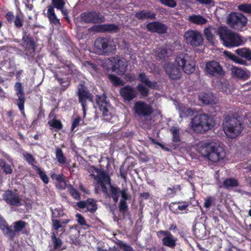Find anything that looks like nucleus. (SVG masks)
<instances>
[{"mask_svg":"<svg viewBox=\"0 0 251 251\" xmlns=\"http://www.w3.org/2000/svg\"><path fill=\"white\" fill-rule=\"evenodd\" d=\"M199 152L202 156L212 163H217L226 157L224 148L216 143H204L200 147Z\"/></svg>","mask_w":251,"mask_h":251,"instance_id":"f257e3e1","label":"nucleus"},{"mask_svg":"<svg viewBox=\"0 0 251 251\" xmlns=\"http://www.w3.org/2000/svg\"><path fill=\"white\" fill-rule=\"evenodd\" d=\"M217 34L223 45L226 47L231 48L240 46L242 39L238 33L228 29L226 26H220L217 30Z\"/></svg>","mask_w":251,"mask_h":251,"instance_id":"f03ea898","label":"nucleus"},{"mask_svg":"<svg viewBox=\"0 0 251 251\" xmlns=\"http://www.w3.org/2000/svg\"><path fill=\"white\" fill-rule=\"evenodd\" d=\"M192 128L196 133H204L214 127L212 118L207 114L195 116L191 121Z\"/></svg>","mask_w":251,"mask_h":251,"instance_id":"7ed1b4c3","label":"nucleus"},{"mask_svg":"<svg viewBox=\"0 0 251 251\" xmlns=\"http://www.w3.org/2000/svg\"><path fill=\"white\" fill-rule=\"evenodd\" d=\"M243 128L239 117H235L234 115L226 116L223 124V128L227 137L230 138H236L241 132Z\"/></svg>","mask_w":251,"mask_h":251,"instance_id":"20e7f679","label":"nucleus"},{"mask_svg":"<svg viewBox=\"0 0 251 251\" xmlns=\"http://www.w3.org/2000/svg\"><path fill=\"white\" fill-rule=\"evenodd\" d=\"M94 47L100 55L109 56L116 52V46L113 40L108 36L99 37L94 42Z\"/></svg>","mask_w":251,"mask_h":251,"instance_id":"39448f33","label":"nucleus"},{"mask_svg":"<svg viewBox=\"0 0 251 251\" xmlns=\"http://www.w3.org/2000/svg\"><path fill=\"white\" fill-rule=\"evenodd\" d=\"M176 64L187 74H192L195 69L194 58L187 53H180L176 57Z\"/></svg>","mask_w":251,"mask_h":251,"instance_id":"423d86ee","label":"nucleus"},{"mask_svg":"<svg viewBox=\"0 0 251 251\" xmlns=\"http://www.w3.org/2000/svg\"><path fill=\"white\" fill-rule=\"evenodd\" d=\"M22 44L25 55L29 60L34 58L35 54V42L33 36L26 30L23 31Z\"/></svg>","mask_w":251,"mask_h":251,"instance_id":"0eeeda50","label":"nucleus"},{"mask_svg":"<svg viewBox=\"0 0 251 251\" xmlns=\"http://www.w3.org/2000/svg\"><path fill=\"white\" fill-rule=\"evenodd\" d=\"M14 229H12L11 226H8L5 221L0 224V228L2 230L4 235L6 236L9 240H14L17 232L21 231L26 226L25 222L20 220L13 223Z\"/></svg>","mask_w":251,"mask_h":251,"instance_id":"6e6552de","label":"nucleus"},{"mask_svg":"<svg viewBox=\"0 0 251 251\" xmlns=\"http://www.w3.org/2000/svg\"><path fill=\"white\" fill-rule=\"evenodd\" d=\"M77 96L78 102L81 104L83 111V117L86 114L87 101L93 100V95L84 83H79L77 86Z\"/></svg>","mask_w":251,"mask_h":251,"instance_id":"1a4fd4ad","label":"nucleus"},{"mask_svg":"<svg viewBox=\"0 0 251 251\" xmlns=\"http://www.w3.org/2000/svg\"><path fill=\"white\" fill-rule=\"evenodd\" d=\"M65 1L66 0H51L52 5H49L47 7V17L50 24L55 25H61L59 19L57 18L55 13L54 8H55L57 9L64 8L66 3Z\"/></svg>","mask_w":251,"mask_h":251,"instance_id":"9d476101","label":"nucleus"},{"mask_svg":"<svg viewBox=\"0 0 251 251\" xmlns=\"http://www.w3.org/2000/svg\"><path fill=\"white\" fill-rule=\"evenodd\" d=\"M229 26L235 30H242L246 26L248 19L243 14L238 12H232L227 19Z\"/></svg>","mask_w":251,"mask_h":251,"instance_id":"9b49d317","label":"nucleus"},{"mask_svg":"<svg viewBox=\"0 0 251 251\" xmlns=\"http://www.w3.org/2000/svg\"><path fill=\"white\" fill-rule=\"evenodd\" d=\"M184 38L186 43L193 47H197L203 44L202 35L198 30L190 29L186 31Z\"/></svg>","mask_w":251,"mask_h":251,"instance_id":"f8f14e48","label":"nucleus"},{"mask_svg":"<svg viewBox=\"0 0 251 251\" xmlns=\"http://www.w3.org/2000/svg\"><path fill=\"white\" fill-rule=\"evenodd\" d=\"M81 21L85 24H99L105 21L104 16L95 10L85 12L80 15Z\"/></svg>","mask_w":251,"mask_h":251,"instance_id":"ddd939ff","label":"nucleus"},{"mask_svg":"<svg viewBox=\"0 0 251 251\" xmlns=\"http://www.w3.org/2000/svg\"><path fill=\"white\" fill-rule=\"evenodd\" d=\"M205 72L211 76L217 77H223L225 75V72L220 63L215 60L206 63Z\"/></svg>","mask_w":251,"mask_h":251,"instance_id":"4468645a","label":"nucleus"},{"mask_svg":"<svg viewBox=\"0 0 251 251\" xmlns=\"http://www.w3.org/2000/svg\"><path fill=\"white\" fill-rule=\"evenodd\" d=\"M14 89L16 91V96L18 97V99L15 100V103L18 106L24 118H25L26 115L25 112V97L24 87L21 82H17L15 84Z\"/></svg>","mask_w":251,"mask_h":251,"instance_id":"2eb2a0df","label":"nucleus"},{"mask_svg":"<svg viewBox=\"0 0 251 251\" xmlns=\"http://www.w3.org/2000/svg\"><path fill=\"white\" fill-rule=\"evenodd\" d=\"M108 64L113 72H115L119 75H123L126 71V63L119 56L111 57L108 59Z\"/></svg>","mask_w":251,"mask_h":251,"instance_id":"dca6fc26","label":"nucleus"},{"mask_svg":"<svg viewBox=\"0 0 251 251\" xmlns=\"http://www.w3.org/2000/svg\"><path fill=\"white\" fill-rule=\"evenodd\" d=\"M133 110L134 113L140 117H149L153 113V108L151 105L141 100L135 102Z\"/></svg>","mask_w":251,"mask_h":251,"instance_id":"f3484780","label":"nucleus"},{"mask_svg":"<svg viewBox=\"0 0 251 251\" xmlns=\"http://www.w3.org/2000/svg\"><path fill=\"white\" fill-rule=\"evenodd\" d=\"M53 54L56 56L58 59L61 62L63 66L59 68L60 70L56 73H59L60 76L61 75H76L77 70L75 69V65L71 62L64 60L61 56H58L56 53Z\"/></svg>","mask_w":251,"mask_h":251,"instance_id":"a211bd4d","label":"nucleus"},{"mask_svg":"<svg viewBox=\"0 0 251 251\" xmlns=\"http://www.w3.org/2000/svg\"><path fill=\"white\" fill-rule=\"evenodd\" d=\"M158 238H162V244L171 249H174L176 245L177 238L174 236L168 230H160L156 232Z\"/></svg>","mask_w":251,"mask_h":251,"instance_id":"6ab92c4d","label":"nucleus"},{"mask_svg":"<svg viewBox=\"0 0 251 251\" xmlns=\"http://www.w3.org/2000/svg\"><path fill=\"white\" fill-rule=\"evenodd\" d=\"M96 103L100 110L102 112L103 117H108L111 115L110 112L111 104L105 94L97 96Z\"/></svg>","mask_w":251,"mask_h":251,"instance_id":"aec40b11","label":"nucleus"},{"mask_svg":"<svg viewBox=\"0 0 251 251\" xmlns=\"http://www.w3.org/2000/svg\"><path fill=\"white\" fill-rule=\"evenodd\" d=\"M119 93L120 96L125 102H129L137 97L136 90L129 85L121 88Z\"/></svg>","mask_w":251,"mask_h":251,"instance_id":"412c9836","label":"nucleus"},{"mask_svg":"<svg viewBox=\"0 0 251 251\" xmlns=\"http://www.w3.org/2000/svg\"><path fill=\"white\" fill-rule=\"evenodd\" d=\"M93 31L100 33H117L119 30V25L114 24L98 25L91 27Z\"/></svg>","mask_w":251,"mask_h":251,"instance_id":"4be33fe9","label":"nucleus"},{"mask_svg":"<svg viewBox=\"0 0 251 251\" xmlns=\"http://www.w3.org/2000/svg\"><path fill=\"white\" fill-rule=\"evenodd\" d=\"M2 196L3 200L11 205L19 206L22 205L21 199L19 195L14 193L11 190L5 191Z\"/></svg>","mask_w":251,"mask_h":251,"instance_id":"5701e85b","label":"nucleus"},{"mask_svg":"<svg viewBox=\"0 0 251 251\" xmlns=\"http://www.w3.org/2000/svg\"><path fill=\"white\" fill-rule=\"evenodd\" d=\"M189 203L185 201H179L177 202H172L169 205L170 210L174 214H178L179 213H188V207Z\"/></svg>","mask_w":251,"mask_h":251,"instance_id":"b1692460","label":"nucleus"},{"mask_svg":"<svg viewBox=\"0 0 251 251\" xmlns=\"http://www.w3.org/2000/svg\"><path fill=\"white\" fill-rule=\"evenodd\" d=\"M146 28L150 32L159 34H165L168 30V27L165 24L156 21L148 23Z\"/></svg>","mask_w":251,"mask_h":251,"instance_id":"393cba45","label":"nucleus"},{"mask_svg":"<svg viewBox=\"0 0 251 251\" xmlns=\"http://www.w3.org/2000/svg\"><path fill=\"white\" fill-rule=\"evenodd\" d=\"M166 73L173 80H177L181 77L180 69L173 64H168L165 67Z\"/></svg>","mask_w":251,"mask_h":251,"instance_id":"a878e982","label":"nucleus"},{"mask_svg":"<svg viewBox=\"0 0 251 251\" xmlns=\"http://www.w3.org/2000/svg\"><path fill=\"white\" fill-rule=\"evenodd\" d=\"M77 206L80 209L86 208L87 211L91 213H95L97 209V205L93 199L89 198L86 201H81L77 202Z\"/></svg>","mask_w":251,"mask_h":251,"instance_id":"bb28decb","label":"nucleus"},{"mask_svg":"<svg viewBox=\"0 0 251 251\" xmlns=\"http://www.w3.org/2000/svg\"><path fill=\"white\" fill-rule=\"evenodd\" d=\"M57 232H52L50 235V246L51 250L53 251H62L65 249V248H61L63 242L61 239L57 237Z\"/></svg>","mask_w":251,"mask_h":251,"instance_id":"cd10ccee","label":"nucleus"},{"mask_svg":"<svg viewBox=\"0 0 251 251\" xmlns=\"http://www.w3.org/2000/svg\"><path fill=\"white\" fill-rule=\"evenodd\" d=\"M6 19L9 24L14 23L15 26L17 28H21L23 25V20L20 15L14 16V13L12 11H8L5 15Z\"/></svg>","mask_w":251,"mask_h":251,"instance_id":"c85d7f7f","label":"nucleus"},{"mask_svg":"<svg viewBox=\"0 0 251 251\" xmlns=\"http://www.w3.org/2000/svg\"><path fill=\"white\" fill-rule=\"evenodd\" d=\"M96 180L100 185L103 192H106V184H111L110 177L104 171H102L101 174L96 176Z\"/></svg>","mask_w":251,"mask_h":251,"instance_id":"c756f323","label":"nucleus"},{"mask_svg":"<svg viewBox=\"0 0 251 251\" xmlns=\"http://www.w3.org/2000/svg\"><path fill=\"white\" fill-rule=\"evenodd\" d=\"M138 80L148 88L156 89L158 87L157 82L150 81L145 73H141L139 74Z\"/></svg>","mask_w":251,"mask_h":251,"instance_id":"7c9ffc66","label":"nucleus"},{"mask_svg":"<svg viewBox=\"0 0 251 251\" xmlns=\"http://www.w3.org/2000/svg\"><path fill=\"white\" fill-rule=\"evenodd\" d=\"M155 13L147 10L137 12L135 14V17L139 20L155 19Z\"/></svg>","mask_w":251,"mask_h":251,"instance_id":"2f4dec72","label":"nucleus"},{"mask_svg":"<svg viewBox=\"0 0 251 251\" xmlns=\"http://www.w3.org/2000/svg\"><path fill=\"white\" fill-rule=\"evenodd\" d=\"M156 59L157 60L164 59L166 57H169L171 54V50L166 48H158L154 50Z\"/></svg>","mask_w":251,"mask_h":251,"instance_id":"473e14b6","label":"nucleus"},{"mask_svg":"<svg viewBox=\"0 0 251 251\" xmlns=\"http://www.w3.org/2000/svg\"><path fill=\"white\" fill-rule=\"evenodd\" d=\"M54 77L60 85L61 91H65L70 86L71 83V78L70 77L63 78L59 75V73H54Z\"/></svg>","mask_w":251,"mask_h":251,"instance_id":"72a5a7b5","label":"nucleus"},{"mask_svg":"<svg viewBox=\"0 0 251 251\" xmlns=\"http://www.w3.org/2000/svg\"><path fill=\"white\" fill-rule=\"evenodd\" d=\"M48 125L50 126L51 130H54L58 132L63 128V124L60 120L57 119L56 117L54 116L51 120L48 122Z\"/></svg>","mask_w":251,"mask_h":251,"instance_id":"f704fd0d","label":"nucleus"},{"mask_svg":"<svg viewBox=\"0 0 251 251\" xmlns=\"http://www.w3.org/2000/svg\"><path fill=\"white\" fill-rule=\"evenodd\" d=\"M199 99L203 104H212L215 103L214 96L211 94L201 92L199 95Z\"/></svg>","mask_w":251,"mask_h":251,"instance_id":"c9c22d12","label":"nucleus"},{"mask_svg":"<svg viewBox=\"0 0 251 251\" xmlns=\"http://www.w3.org/2000/svg\"><path fill=\"white\" fill-rule=\"evenodd\" d=\"M70 221L69 219H65L61 222L58 219H51V225L52 229L51 230H57L60 228L65 227L66 225H67Z\"/></svg>","mask_w":251,"mask_h":251,"instance_id":"e433bc0d","label":"nucleus"},{"mask_svg":"<svg viewBox=\"0 0 251 251\" xmlns=\"http://www.w3.org/2000/svg\"><path fill=\"white\" fill-rule=\"evenodd\" d=\"M239 185L238 181L234 178H227L225 179L222 185L220 187H223L225 189H229L231 187H237Z\"/></svg>","mask_w":251,"mask_h":251,"instance_id":"4c0bfd02","label":"nucleus"},{"mask_svg":"<svg viewBox=\"0 0 251 251\" xmlns=\"http://www.w3.org/2000/svg\"><path fill=\"white\" fill-rule=\"evenodd\" d=\"M189 21L193 24L198 25H204L207 23V20L203 17L199 15H192L189 17Z\"/></svg>","mask_w":251,"mask_h":251,"instance_id":"58836bf2","label":"nucleus"},{"mask_svg":"<svg viewBox=\"0 0 251 251\" xmlns=\"http://www.w3.org/2000/svg\"><path fill=\"white\" fill-rule=\"evenodd\" d=\"M179 116L181 118H186L193 115V111L191 108L182 104L179 106Z\"/></svg>","mask_w":251,"mask_h":251,"instance_id":"ea45409f","label":"nucleus"},{"mask_svg":"<svg viewBox=\"0 0 251 251\" xmlns=\"http://www.w3.org/2000/svg\"><path fill=\"white\" fill-rule=\"evenodd\" d=\"M232 73L233 74L234 76L241 78L243 80H246L249 77V75L246 72L240 68H233L232 70Z\"/></svg>","mask_w":251,"mask_h":251,"instance_id":"a19ab883","label":"nucleus"},{"mask_svg":"<svg viewBox=\"0 0 251 251\" xmlns=\"http://www.w3.org/2000/svg\"><path fill=\"white\" fill-rule=\"evenodd\" d=\"M108 78L110 81L112 85L115 87L120 86H124L125 84V82L121 79L120 78L117 76L115 75L110 74L108 75Z\"/></svg>","mask_w":251,"mask_h":251,"instance_id":"79ce46f5","label":"nucleus"},{"mask_svg":"<svg viewBox=\"0 0 251 251\" xmlns=\"http://www.w3.org/2000/svg\"><path fill=\"white\" fill-rule=\"evenodd\" d=\"M34 170L36 171L40 178L45 184L49 183V178L44 170L38 166H34Z\"/></svg>","mask_w":251,"mask_h":251,"instance_id":"37998d69","label":"nucleus"},{"mask_svg":"<svg viewBox=\"0 0 251 251\" xmlns=\"http://www.w3.org/2000/svg\"><path fill=\"white\" fill-rule=\"evenodd\" d=\"M236 53L239 56L248 60H251V50L246 48L238 49Z\"/></svg>","mask_w":251,"mask_h":251,"instance_id":"c03bdc74","label":"nucleus"},{"mask_svg":"<svg viewBox=\"0 0 251 251\" xmlns=\"http://www.w3.org/2000/svg\"><path fill=\"white\" fill-rule=\"evenodd\" d=\"M121 190L119 187H115L112 185H110V192L112 198L115 202H117L118 201L119 195L120 194Z\"/></svg>","mask_w":251,"mask_h":251,"instance_id":"a18cd8bd","label":"nucleus"},{"mask_svg":"<svg viewBox=\"0 0 251 251\" xmlns=\"http://www.w3.org/2000/svg\"><path fill=\"white\" fill-rule=\"evenodd\" d=\"M23 156L25 160L29 165H31L33 169L34 166H37L35 165L37 163V161L31 153L25 151L23 153Z\"/></svg>","mask_w":251,"mask_h":251,"instance_id":"49530a36","label":"nucleus"},{"mask_svg":"<svg viewBox=\"0 0 251 251\" xmlns=\"http://www.w3.org/2000/svg\"><path fill=\"white\" fill-rule=\"evenodd\" d=\"M0 167L3 170V172L6 175H10L12 173V169L11 166L7 164L6 161L3 159H0Z\"/></svg>","mask_w":251,"mask_h":251,"instance_id":"de8ad7c7","label":"nucleus"},{"mask_svg":"<svg viewBox=\"0 0 251 251\" xmlns=\"http://www.w3.org/2000/svg\"><path fill=\"white\" fill-rule=\"evenodd\" d=\"M55 155L57 161L59 164H64L66 163V158L64 156L62 149L57 148L55 150Z\"/></svg>","mask_w":251,"mask_h":251,"instance_id":"09e8293b","label":"nucleus"},{"mask_svg":"<svg viewBox=\"0 0 251 251\" xmlns=\"http://www.w3.org/2000/svg\"><path fill=\"white\" fill-rule=\"evenodd\" d=\"M179 128L177 127L173 126L171 128L172 134V141L177 143L180 141V137L179 135Z\"/></svg>","mask_w":251,"mask_h":251,"instance_id":"8fccbe9b","label":"nucleus"},{"mask_svg":"<svg viewBox=\"0 0 251 251\" xmlns=\"http://www.w3.org/2000/svg\"><path fill=\"white\" fill-rule=\"evenodd\" d=\"M88 171L90 174V176L94 178L96 180H97V176H99L102 171L94 166H91L88 169Z\"/></svg>","mask_w":251,"mask_h":251,"instance_id":"3c124183","label":"nucleus"},{"mask_svg":"<svg viewBox=\"0 0 251 251\" xmlns=\"http://www.w3.org/2000/svg\"><path fill=\"white\" fill-rule=\"evenodd\" d=\"M137 89L142 97H147L149 94L150 91L149 89L142 84L137 85Z\"/></svg>","mask_w":251,"mask_h":251,"instance_id":"603ef678","label":"nucleus"},{"mask_svg":"<svg viewBox=\"0 0 251 251\" xmlns=\"http://www.w3.org/2000/svg\"><path fill=\"white\" fill-rule=\"evenodd\" d=\"M215 197L209 196L206 197L204 200L203 206L206 208L209 209L210 206L215 204Z\"/></svg>","mask_w":251,"mask_h":251,"instance_id":"864d4df0","label":"nucleus"},{"mask_svg":"<svg viewBox=\"0 0 251 251\" xmlns=\"http://www.w3.org/2000/svg\"><path fill=\"white\" fill-rule=\"evenodd\" d=\"M68 191L70 195L75 200H79L80 199V195L78 191L73 186L70 185L68 187Z\"/></svg>","mask_w":251,"mask_h":251,"instance_id":"5fc2aeb1","label":"nucleus"},{"mask_svg":"<svg viewBox=\"0 0 251 251\" xmlns=\"http://www.w3.org/2000/svg\"><path fill=\"white\" fill-rule=\"evenodd\" d=\"M238 9L244 13L251 14V3H243L239 5Z\"/></svg>","mask_w":251,"mask_h":251,"instance_id":"6e6d98bb","label":"nucleus"},{"mask_svg":"<svg viewBox=\"0 0 251 251\" xmlns=\"http://www.w3.org/2000/svg\"><path fill=\"white\" fill-rule=\"evenodd\" d=\"M54 212L52 210L51 215V219H57V218H60L63 216L64 213L63 211L61 208H55L54 210Z\"/></svg>","mask_w":251,"mask_h":251,"instance_id":"4d7b16f0","label":"nucleus"},{"mask_svg":"<svg viewBox=\"0 0 251 251\" xmlns=\"http://www.w3.org/2000/svg\"><path fill=\"white\" fill-rule=\"evenodd\" d=\"M203 32L207 41L209 42H212L213 41L214 35L211 32V28L210 27L205 28Z\"/></svg>","mask_w":251,"mask_h":251,"instance_id":"13d9d810","label":"nucleus"},{"mask_svg":"<svg viewBox=\"0 0 251 251\" xmlns=\"http://www.w3.org/2000/svg\"><path fill=\"white\" fill-rule=\"evenodd\" d=\"M226 52L227 56L234 62L238 63L240 64H244L245 63V61L243 60L236 55L228 51H226Z\"/></svg>","mask_w":251,"mask_h":251,"instance_id":"bf43d9fd","label":"nucleus"},{"mask_svg":"<svg viewBox=\"0 0 251 251\" xmlns=\"http://www.w3.org/2000/svg\"><path fill=\"white\" fill-rule=\"evenodd\" d=\"M117 245L119 248L123 250L124 251H134V249L131 246L126 244L123 241H119L117 243Z\"/></svg>","mask_w":251,"mask_h":251,"instance_id":"052dcab7","label":"nucleus"},{"mask_svg":"<svg viewBox=\"0 0 251 251\" xmlns=\"http://www.w3.org/2000/svg\"><path fill=\"white\" fill-rule=\"evenodd\" d=\"M160 2L168 7L175 8L176 5V2L175 0H159Z\"/></svg>","mask_w":251,"mask_h":251,"instance_id":"680f3d73","label":"nucleus"},{"mask_svg":"<svg viewBox=\"0 0 251 251\" xmlns=\"http://www.w3.org/2000/svg\"><path fill=\"white\" fill-rule=\"evenodd\" d=\"M75 216L76 218H77V221L79 225L80 226H85L87 228L90 227V226L87 224L84 217L82 215L80 214L77 213L76 214Z\"/></svg>","mask_w":251,"mask_h":251,"instance_id":"e2e57ef3","label":"nucleus"},{"mask_svg":"<svg viewBox=\"0 0 251 251\" xmlns=\"http://www.w3.org/2000/svg\"><path fill=\"white\" fill-rule=\"evenodd\" d=\"M119 211L123 214L128 209V205L126 201H120L119 205Z\"/></svg>","mask_w":251,"mask_h":251,"instance_id":"0e129e2a","label":"nucleus"},{"mask_svg":"<svg viewBox=\"0 0 251 251\" xmlns=\"http://www.w3.org/2000/svg\"><path fill=\"white\" fill-rule=\"evenodd\" d=\"M70 244L74 245L75 246H80L81 241L80 240L75 236L72 235L70 236Z\"/></svg>","mask_w":251,"mask_h":251,"instance_id":"69168bd1","label":"nucleus"},{"mask_svg":"<svg viewBox=\"0 0 251 251\" xmlns=\"http://www.w3.org/2000/svg\"><path fill=\"white\" fill-rule=\"evenodd\" d=\"M81 121V118L79 116L75 118L72 122V126L71 127V130L73 131L76 127L79 126L80 121Z\"/></svg>","mask_w":251,"mask_h":251,"instance_id":"338daca9","label":"nucleus"},{"mask_svg":"<svg viewBox=\"0 0 251 251\" xmlns=\"http://www.w3.org/2000/svg\"><path fill=\"white\" fill-rule=\"evenodd\" d=\"M127 189H123L121 190L120 194H121L122 199L120 201H126L130 197L127 193Z\"/></svg>","mask_w":251,"mask_h":251,"instance_id":"774afa93","label":"nucleus"}]
</instances>
